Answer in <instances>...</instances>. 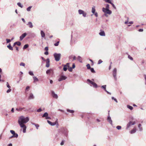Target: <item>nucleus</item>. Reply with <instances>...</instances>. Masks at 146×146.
Masks as SVG:
<instances>
[{
  "mask_svg": "<svg viewBox=\"0 0 146 146\" xmlns=\"http://www.w3.org/2000/svg\"><path fill=\"white\" fill-rule=\"evenodd\" d=\"M29 74L31 76H33L34 74L33 72L29 71Z\"/></svg>",
  "mask_w": 146,
  "mask_h": 146,
  "instance_id": "nucleus-39",
  "label": "nucleus"
},
{
  "mask_svg": "<svg viewBox=\"0 0 146 146\" xmlns=\"http://www.w3.org/2000/svg\"><path fill=\"white\" fill-rule=\"evenodd\" d=\"M106 5V8H105L106 9H110V5L108 4H105Z\"/></svg>",
  "mask_w": 146,
  "mask_h": 146,
  "instance_id": "nucleus-28",
  "label": "nucleus"
},
{
  "mask_svg": "<svg viewBox=\"0 0 146 146\" xmlns=\"http://www.w3.org/2000/svg\"><path fill=\"white\" fill-rule=\"evenodd\" d=\"M48 116V114L47 112L45 113L42 116V117H45V118Z\"/></svg>",
  "mask_w": 146,
  "mask_h": 146,
  "instance_id": "nucleus-26",
  "label": "nucleus"
},
{
  "mask_svg": "<svg viewBox=\"0 0 146 146\" xmlns=\"http://www.w3.org/2000/svg\"><path fill=\"white\" fill-rule=\"evenodd\" d=\"M86 66L87 67V68L88 69H90L91 68L89 64H88L86 65Z\"/></svg>",
  "mask_w": 146,
  "mask_h": 146,
  "instance_id": "nucleus-44",
  "label": "nucleus"
},
{
  "mask_svg": "<svg viewBox=\"0 0 146 146\" xmlns=\"http://www.w3.org/2000/svg\"><path fill=\"white\" fill-rule=\"evenodd\" d=\"M20 65L21 66H25V64L23 62H21L20 63Z\"/></svg>",
  "mask_w": 146,
  "mask_h": 146,
  "instance_id": "nucleus-46",
  "label": "nucleus"
},
{
  "mask_svg": "<svg viewBox=\"0 0 146 146\" xmlns=\"http://www.w3.org/2000/svg\"><path fill=\"white\" fill-rule=\"evenodd\" d=\"M33 77L34 80V82H35L38 81V79L36 77L34 76Z\"/></svg>",
  "mask_w": 146,
  "mask_h": 146,
  "instance_id": "nucleus-18",
  "label": "nucleus"
},
{
  "mask_svg": "<svg viewBox=\"0 0 146 146\" xmlns=\"http://www.w3.org/2000/svg\"><path fill=\"white\" fill-rule=\"evenodd\" d=\"M68 70L70 72H72V67H70L68 68Z\"/></svg>",
  "mask_w": 146,
  "mask_h": 146,
  "instance_id": "nucleus-50",
  "label": "nucleus"
},
{
  "mask_svg": "<svg viewBox=\"0 0 146 146\" xmlns=\"http://www.w3.org/2000/svg\"><path fill=\"white\" fill-rule=\"evenodd\" d=\"M91 72L93 73H95L96 72L94 70L93 68H91L90 69Z\"/></svg>",
  "mask_w": 146,
  "mask_h": 146,
  "instance_id": "nucleus-37",
  "label": "nucleus"
},
{
  "mask_svg": "<svg viewBox=\"0 0 146 146\" xmlns=\"http://www.w3.org/2000/svg\"><path fill=\"white\" fill-rule=\"evenodd\" d=\"M138 127L139 128L140 131H142V128L141 127V125L140 124L138 125Z\"/></svg>",
  "mask_w": 146,
  "mask_h": 146,
  "instance_id": "nucleus-32",
  "label": "nucleus"
},
{
  "mask_svg": "<svg viewBox=\"0 0 146 146\" xmlns=\"http://www.w3.org/2000/svg\"><path fill=\"white\" fill-rule=\"evenodd\" d=\"M127 107L129 109L131 110H132L133 108V107L132 106H131L129 105H127Z\"/></svg>",
  "mask_w": 146,
  "mask_h": 146,
  "instance_id": "nucleus-33",
  "label": "nucleus"
},
{
  "mask_svg": "<svg viewBox=\"0 0 146 146\" xmlns=\"http://www.w3.org/2000/svg\"><path fill=\"white\" fill-rule=\"evenodd\" d=\"M29 46V45L28 44H25L23 47V49H25L27 48Z\"/></svg>",
  "mask_w": 146,
  "mask_h": 146,
  "instance_id": "nucleus-36",
  "label": "nucleus"
},
{
  "mask_svg": "<svg viewBox=\"0 0 146 146\" xmlns=\"http://www.w3.org/2000/svg\"><path fill=\"white\" fill-rule=\"evenodd\" d=\"M93 14H94L96 17H98V13L96 12H95L94 13H93Z\"/></svg>",
  "mask_w": 146,
  "mask_h": 146,
  "instance_id": "nucleus-54",
  "label": "nucleus"
},
{
  "mask_svg": "<svg viewBox=\"0 0 146 146\" xmlns=\"http://www.w3.org/2000/svg\"><path fill=\"white\" fill-rule=\"evenodd\" d=\"M69 66H67V65H64V66L63 70L64 71H66L67 70V67H69Z\"/></svg>",
  "mask_w": 146,
  "mask_h": 146,
  "instance_id": "nucleus-25",
  "label": "nucleus"
},
{
  "mask_svg": "<svg viewBox=\"0 0 146 146\" xmlns=\"http://www.w3.org/2000/svg\"><path fill=\"white\" fill-rule=\"evenodd\" d=\"M10 131L12 134H15V131L13 130H11Z\"/></svg>",
  "mask_w": 146,
  "mask_h": 146,
  "instance_id": "nucleus-53",
  "label": "nucleus"
},
{
  "mask_svg": "<svg viewBox=\"0 0 146 146\" xmlns=\"http://www.w3.org/2000/svg\"><path fill=\"white\" fill-rule=\"evenodd\" d=\"M116 75H117V69L116 68H114L113 69V76L114 77L115 80H117Z\"/></svg>",
  "mask_w": 146,
  "mask_h": 146,
  "instance_id": "nucleus-7",
  "label": "nucleus"
},
{
  "mask_svg": "<svg viewBox=\"0 0 146 146\" xmlns=\"http://www.w3.org/2000/svg\"><path fill=\"white\" fill-rule=\"evenodd\" d=\"M62 129L63 130L62 133L66 136H67L68 135V130L67 129L64 128H62Z\"/></svg>",
  "mask_w": 146,
  "mask_h": 146,
  "instance_id": "nucleus-9",
  "label": "nucleus"
},
{
  "mask_svg": "<svg viewBox=\"0 0 146 146\" xmlns=\"http://www.w3.org/2000/svg\"><path fill=\"white\" fill-rule=\"evenodd\" d=\"M50 66V60L49 58H47L46 60V67L48 68Z\"/></svg>",
  "mask_w": 146,
  "mask_h": 146,
  "instance_id": "nucleus-15",
  "label": "nucleus"
},
{
  "mask_svg": "<svg viewBox=\"0 0 146 146\" xmlns=\"http://www.w3.org/2000/svg\"><path fill=\"white\" fill-rule=\"evenodd\" d=\"M52 97L56 99H57L58 98V96L57 94H55L53 91L52 92Z\"/></svg>",
  "mask_w": 146,
  "mask_h": 146,
  "instance_id": "nucleus-13",
  "label": "nucleus"
},
{
  "mask_svg": "<svg viewBox=\"0 0 146 146\" xmlns=\"http://www.w3.org/2000/svg\"><path fill=\"white\" fill-rule=\"evenodd\" d=\"M75 66L74 64H72V68L73 69V68H75Z\"/></svg>",
  "mask_w": 146,
  "mask_h": 146,
  "instance_id": "nucleus-59",
  "label": "nucleus"
},
{
  "mask_svg": "<svg viewBox=\"0 0 146 146\" xmlns=\"http://www.w3.org/2000/svg\"><path fill=\"white\" fill-rule=\"evenodd\" d=\"M144 76V78H145V81H146V82H145V84H146V75H145Z\"/></svg>",
  "mask_w": 146,
  "mask_h": 146,
  "instance_id": "nucleus-64",
  "label": "nucleus"
},
{
  "mask_svg": "<svg viewBox=\"0 0 146 146\" xmlns=\"http://www.w3.org/2000/svg\"><path fill=\"white\" fill-rule=\"evenodd\" d=\"M32 7V6H30L29 7H28L27 9V10L28 11H31V9Z\"/></svg>",
  "mask_w": 146,
  "mask_h": 146,
  "instance_id": "nucleus-38",
  "label": "nucleus"
},
{
  "mask_svg": "<svg viewBox=\"0 0 146 146\" xmlns=\"http://www.w3.org/2000/svg\"><path fill=\"white\" fill-rule=\"evenodd\" d=\"M143 31V29H140L139 30V32H142Z\"/></svg>",
  "mask_w": 146,
  "mask_h": 146,
  "instance_id": "nucleus-62",
  "label": "nucleus"
},
{
  "mask_svg": "<svg viewBox=\"0 0 146 146\" xmlns=\"http://www.w3.org/2000/svg\"><path fill=\"white\" fill-rule=\"evenodd\" d=\"M13 135L14 137L17 138L18 137V135L16 133H15V134H13Z\"/></svg>",
  "mask_w": 146,
  "mask_h": 146,
  "instance_id": "nucleus-41",
  "label": "nucleus"
},
{
  "mask_svg": "<svg viewBox=\"0 0 146 146\" xmlns=\"http://www.w3.org/2000/svg\"><path fill=\"white\" fill-rule=\"evenodd\" d=\"M15 44L17 45L18 46H19L21 45V43L19 41L15 42L14 43L13 45V46H15Z\"/></svg>",
  "mask_w": 146,
  "mask_h": 146,
  "instance_id": "nucleus-20",
  "label": "nucleus"
},
{
  "mask_svg": "<svg viewBox=\"0 0 146 146\" xmlns=\"http://www.w3.org/2000/svg\"><path fill=\"white\" fill-rule=\"evenodd\" d=\"M34 98V96L32 93H30L29 94L28 99L29 100L33 99Z\"/></svg>",
  "mask_w": 146,
  "mask_h": 146,
  "instance_id": "nucleus-14",
  "label": "nucleus"
},
{
  "mask_svg": "<svg viewBox=\"0 0 146 146\" xmlns=\"http://www.w3.org/2000/svg\"><path fill=\"white\" fill-rule=\"evenodd\" d=\"M26 33H25L23 34H22L21 36L20 37V40H22L23 38L25 37V36L27 35Z\"/></svg>",
  "mask_w": 146,
  "mask_h": 146,
  "instance_id": "nucleus-12",
  "label": "nucleus"
},
{
  "mask_svg": "<svg viewBox=\"0 0 146 146\" xmlns=\"http://www.w3.org/2000/svg\"><path fill=\"white\" fill-rule=\"evenodd\" d=\"M78 13L80 15H82V16L84 17H86L87 15V13L85 12L84 11L79 9L78 10Z\"/></svg>",
  "mask_w": 146,
  "mask_h": 146,
  "instance_id": "nucleus-5",
  "label": "nucleus"
},
{
  "mask_svg": "<svg viewBox=\"0 0 146 146\" xmlns=\"http://www.w3.org/2000/svg\"><path fill=\"white\" fill-rule=\"evenodd\" d=\"M27 25L30 28H32L33 27L32 23L31 22H29Z\"/></svg>",
  "mask_w": 146,
  "mask_h": 146,
  "instance_id": "nucleus-17",
  "label": "nucleus"
},
{
  "mask_svg": "<svg viewBox=\"0 0 146 146\" xmlns=\"http://www.w3.org/2000/svg\"><path fill=\"white\" fill-rule=\"evenodd\" d=\"M46 119H50V117H48V116H47V117H46Z\"/></svg>",
  "mask_w": 146,
  "mask_h": 146,
  "instance_id": "nucleus-63",
  "label": "nucleus"
},
{
  "mask_svg": "<svg viewBox=\"0 0 146 146\" xmlns=\"http://www.w3.org/2000/svg\"><path fill=\"white\" fill-rule=\"evenodd\" d=\"M103 61L101 60H99L98 61V64H100Z\"/></svg>",
  "mask_w": 146,
  "mask_h": 146,
  "instance_id": "nucleus-48",
  "label": "nucleus"
},
{
  "mask_svg": "<svg viewBox=\"0 0 146 146\" xmlns=\"http://www.w3.org/2000/svg\"><path fill=\"white\" fill-rule=\"evenodd\" d=\"M25 109V108H21L20 107L19 108H17L16 109V110L17 111H22L23 110H24Z\"/></svg>",
  "mask_w": 146,
  "mask_h": 146,
  "instance_id": "nucleus-21",
  "label": "nucleus"
},
{
  "mask_svg": "<svg viewBox=\"0 0 146 146\" xmlns=\"http://www.w3.org/2000/svg\"><path fill=\"white\" fill-rule=\"evenodd\" d=\"M106 85H103V86H101V88H103L105 91H106Z\"/></svg>",
  "mask_w": 146,
  "mask_h": 146,
  "instance_id": "nucleus-34",
  "label": "nucleus"
},
{
  "mask_svg": "<svg viewBox=\"0 0 146 146\" xmlns=\"http://www.w3.org/2000/svg\"><path fill=\"white\" fill-rule=\"evenodd\" d=\"M11 90L10 88H9L8 90L7 91V93H9L11 92Z\"/></svg>",
  "mask_w": 146,
  "mask_h": 146,
  "instance_id": "nucleus-56",
  "label": "nucleus"
},
{
  "mask_svg": "<svg viewBox=\"0 0 146 146\" xmlns=\"http://www.w3.org/2000/svg\"><path fill=\"white\" fill-rule=\"evenodd\" d=\"M110 111H108L109 113L108 114V116L107 118V120L108 121L109 123H110L111 125H112V121L111 120V117L110 116V114H109Z\"/></svg>",
  "mask_w": 146,
  "mask_h": 146,
  "instance_id": "nucleus-8",
  "label": "nucleus"
},
{
  "mask_svg": "<svg viewBox=\"0 0 146 146\" xmlns=\"http://www.w3.org/2000/svg\"><path fill=\"white\" fill-rule=\"evenodd\" d=\"M7 87H8L9 88H11V86H9V84L8 82H7Z\"/></svg>",
  "mask_w": 146,
  "mask_h": 146,
  "instance_id": "nucleus-47",
  "label": "nucleus"
},
{
  "mask_svg": "<svg viewBox=\"0 0 146 146\" xmlns=\"http://www.w3.org/2000/svg\"><path fill=\"white\" fill-rule=\"evenodd\" d=\"M6 40L7 43H8L11 41V40H10L8 39H6Z\"/></svg>",
  "mask_w": 146,
  "mask_h": 146,
  "instance_id": "nucleus-55",
  "label": "nucleus"
},
{
  "mask_svg": "<svg viewBox=\"0 0 146 146\" xmlns=\"http://www.w3.org/2000/svg\"><path fill=\"white\" fill-rule=\"evenodd\" d=\"M99 34L101 36H105V34L104 32L103 31H100V32L99 33Z\"/></svg>",
  "mask_w": 146,
  "mask_h": 146,
  "instance_id": "nucleus-16",
  "label": "nucleus"
},
{
  "mask_svg": "<svg viewBox=\"0 0 146 146\" xmlns=\"http://www.w3.org/2000/svg\"><path fill=\"white\" fill-rule=\"evenodd\" d=\"M31 123L32 125H35V127H36V128L37 129H38V127H39V126L38 124H35V123H33V122H31Z\"/></svg>",
  "mask_w": 146,
  "mask_h": 146,
  "instance_id": "nucleus-23",
  "label": "nucleus"
},
{
  "mask_svg": "<svg viewBox=\"0 0 146 146\" xmlns=\"http://www.w3.org/2000/svg\"><path fill=\"white\" fill-rule=\"evenodd\" d=\"M136 128H134L130 132V133L131 134H133V133H134L136 132Z\"/></svg>",
  "mask_w": 146,
  "mask_h": 146,
  "instance_id": "nucleus-27",
  "label": "nucleus"
},
{
  "mask_svg": "<svg viewBox=\"0 0 146 146\" xmlns=\"http://www.w3.org/2000/svg\"><path fill=\"white\" fill-rule=\"evenodd\" d=\"M47 121L48 123L51 125L54 126L56 125V122H57V120H56L55 122H52L48 120Z\"/></svg>",
  "mask_w": 146,
  "mask_h": 146,
  "instance_id": "nucleus-11",
  "label": "nucleus"
},
{
  "mask_svg": "<svg viewBox=\"0 0 146 146\" xmlns=\"http://www.w3.org/2000/svg\"><path fill=\"white\" fill-rule=\"evenodd\" d=\"M135 123V121L132 122L130 121L127 124L126 129H128L131 125H134Z\"/></svg>",
  "mask_w": 146,
  "mask_h": 146,
  "instance_id": "nucleus-6",
  "label": "nucleus"
},
{
  "mask_svg": "<svg viewBox=\"0 0 146 146\" xmlns=\"http://www.w3.org/2000/svg\"><path fill=\"white\" fill-rule=\"evenodd\" d=\"M42 111V110L41 108H39V109H38L36 111L38 112H40L41 111Z\"/></svg>",
  "mask_w": 146,
  "mask_h": 146,
  "instance_id": "nucleus-57",
  "label": "nucleus"
},
{
  "mask_svg": "<svg viewBox=\"0 0 146 146\" xmlns=\"http://www.w3.org/2000/svg\"><path fill=\"white\" fill-rule=\"evenodd\" d=\"M52 71V70L51 69L48 70L46 71V73L47 74H50Z\"/></svg>",
  "mask_w": 146,
  "mask_h": 146,
  "instance_id": "nucleus-30",
  "label": "nucleus"
},
{
  "mask_svg": "<svg viewBox=\"0 0 146 146\" xmlns=\"http://www.w3.org/2000/svg\"><path fill=\"white\" fill-rule=\"evenodd\" d=\"M64 144V141H62L60 143V145H63Z\"/></svg>",
  "mask_w": 146,
  "mask_h": 146,
  "instance_id": "nucleus-61",
  "label": "nucleus"
},
{
  "mask_svg": "<svg viewBox=\"0 0 146 146\" xmlns=\"http://www.w3.org/2000/svg\"><path fill=\"white\" fill-rule=\"evenodd\" d=\"M67 77L63 75L61 76L59 79H58V81L60 82L62 80H65L67 78Z\"/></svg>",
  "mask_w": 146,
  "mask_h": 146,
  "instance_id": "nucleus-10",
  "label": "nucleus"
},
{
  "mask_svg": "<svg viewBox=\"0 0 146 146\" xmlns=\"http://www.w3.org/2000/svg\"><path fill=\"white\" fill-rule=\"evenodd\" d=\"M102 11L104 13V15L106 17H108L107 14L110 15L112 13V11L109 9H106L105 8L103 7L102 9Z\"/></svg>",
  "mask_w": 146,
  "mask_h": 146,
  "instance_id": "nucleus-2",
  "label": "nucleus"
},
{
  "mask_svg": "<svg viewBox=\"0 0 146 146\" xmlns=\"http://www.w3.org/2000/svg\"><path fill=\"white\" fill-rule=\"evenodd\" d=\"M7 47L10 50H13V47L11 46L10 44H9L7 46Z\"/></svg>",
  "mask_w": 146,
  "mask_h": 146,
  "instance_id": "nucleus-24",
  "label": "nucleus"
},
{
  "mask_svg": "<svg viewBox=\"0 0 146 146\" xmlns=\"http://www.w3.org/2000/svg\"><path fill=\"white\" fill-rule=\"evenodd\" d=\"M48 47H46L44 48V50L46 51H47L48 50Z\"/></svg>",
  "mask_w": 146,
  "mask_h": 146,
  "instance_id": "nucleus-58",
  "label": "nucleus"
},
{
  "mask_svg": "<svg viewBox=\"0 0 146 146\" xmlns=\"http://www.w3.org/2000/svg\"><path fill=\"white\" fill-rule=\"evenodd\" d=\"M128 58L130 60H133V58H132V57H131V56H130V55H128Z\"/></svg>",
  "mask_w": 146,
  "mask_h": 146,
  "instance_id": "nucleus-49",
  "label": "nucleus"
},
{
  "mask_svg": "<svg viewBox=\"0 0 146 146\" xmlns=\"http://www.w3.org/2000/svg\"><path fill=\"white\" fill-rule=\"evenodd\" d=\"M59 42V41L57 42L56 43L54 44V45L56 46H58V45Z\"/></svg>",
  "mask_w": 146,
  "mask_h": 146,
  "instance_id": "nucleus-51",
  "label": "nucleus"
},
{
  "mask_svg": "<svg viewBox=\"0 0 146 146\" xmlns=\"http://www.w3.org/2000/svg\"><path fill=\"white\" fill-rule=\"evenodd\" d=\"M29 118L28 117H25L23 116H20L19 118L18 122L21 127L23 128V132L24 133L26 132L27 128L25 124L27 123L29 121Z\"/></svg>",
  "mask_w": 146,
  "mask_h": 146,
  "instance_id": "nucleus-1",
  "label": "nucleus"
},
{
  "mask_svg": "<svg viewBox=\"0 0 146 146\" xmlns=\"http://www.w3.org/2000/svg\"><path fill=\"white\" fill-rule=\"evenodd\" d=\"M95 6H93L92 8V13L93 14L95 12Z\"/></svg>",
  "mask_w": 146,
  "mask_h": 146,
  "instance_id": "nucleus-19",
  "label": "nucleus"
},
{
  "mask_svg": "<svg viewBox=\"0 0 146 146\" xmlns=\"http://www.w3.org/2000/svg\"><path fill=\"white\" fill-rule=\"evenodd\" d=\"M111 4L112 6L113 7L116 9V7H115V5H114L113 3H112L111 2V3H110Z\"/></svg>",
  "mask_w": 146,
  "mask_h": 146,
  "instance_id": "nucleus-45",
  "label": "nucleus"
},
{
  "mask_svg": "<svg viewBox=\"0 0 146 146\" xmlns=\"http://www.w3.org/2000/svg\"><path fill=\"white\" fill-rule=\"evenodd\" d=\"M40 34L42 37L44 38L45 37V34L42 31H41Z\"/></svg>",
  "mask_w": 146,
  "mask_h": 146,
  "instance_id": "nucleus-22",
  "label": "nucleus"
},
{
  "mask_svg": "<svg viewBox=\"0 0 146 146\" xmlns=\"http://www.w3.org/2000/svg\"><path fill=\"white\" fill-rule=\"evenodd\" d=\"M30 88V87L29 86H27L25 89V92H27L29 91V89Z\"/></svg>",
  "mask_w": 146,
  "mask_h": 146,
  "instance_id": "nucleus-40",
  "label": "nucleus"
},
{
  "mask_svg": "<svg viewBox=\"0 0 146 146\" xmlns=\"http://www.w3.org/2000/svg\"><path fill=\"white\" fill-rule=\"evenodd\" d=\"M61 54L60 53H55L54 54V56L55 58V60L56 61H59L60 59Z\"/></svg>",
  "mask_w": 146,
  "mask_h": 146,
  "instance_id": "nucleus-3",
  "label": "nucleus"
},
{
  "mask_svg": "<svg viewBox=\"0 0 146 146\" xmlns=\"http://www.w3.org/2000/svg\"><path fill=\"white\" fill-rule=\"evenodd\" d=\"M121 127L120 126L118 125L116 127V128L117 129L119 130L121 129Z\"/></svg>",
  "mask_w": 146,
  "mask_h": 146,
  "instance_id": "nucleus-43",
  "label": "nucleus"
},
{
  "mask_svg": "<svg viewBox=\"0 0 146 146\" xmlns=\"http://www.w3.org/2000/svg\"><path fill=\"white\" fill-rule=\"evenodd\" d=\"M17 5L19 7H20L21 8H23V5L20 2L18 3Z\"/></svg>",
  "mask_w": 146,
  "mask_h": 146,
  "instance_id": "nucleus-31",
  "label": "nucleus"
},
{
  "mask_svg": "<svg viewBox=\"0 0 146 146\" xmlns=\"http://www.w3.org/2000/svg\"><path fill=\"white\" fill-rule=\"evenodd\" d=\"M77 59L80 62H82V58L81 57L78 56V57Z\"/></svg>",
  "mask_w": 146,
  "mask_h": 146,
  "instance_id": "nucleus-29",
  "label": "nucleus"
},
{
  "mask_svg": "<svg viewBox=\"0 0 146 146\" xmlns=\"http://www.w3.org/2000/svg\"><path fill=\"white\" fill-rule=\"evenodd\" d=\"M104 1H105L106 3H110L111 2L110 0H103Z\"/></svg>",
  "mask_w": 146,
  "mask_h": 146,
  "instance_id": "nucleus-42",
  "label": "nucleus"
},
{
  "mask_svg": "<svg viewBox=\"0 0 146 146\" xmlns=\"http://www.w3.org/2000/svg\"><path fill=\"white\" fill-rule=\"evenodd\" d=\"M67 111L68 112H70L72 113H74V111L73 110H70L68 109L67 110Z\"/></svg>",
  "mask_w": 146,
  "mask_h": 146,
  "instance_id": "nucleus-35",
  "label": "nucleus"
},
{
  "mask_svg": "<svg viewBox=\"0 0 146 146\" xmlns=\"http://www.w3.org/2000/svg\"><path fill=\"white\" fill-rule=\"evenodd\" d=\"M87 81L89 82L88 84H92L93 85L94 87L95 88H97L98 87L97 85L93 81L90 80V79H87Z\"/></svg>",
  "mask_w": 146,
  "mask_h": 146,
  "instance_id": "nucleus-4",
  "label": "nucleus"
},
{
  "mask_svg": "<svg viewBox=\"0 0 146 146\" xmlns=\"http://www.w3.org/2000/svg\"><path fill=\"white\" fill-rule=\"evenodd\" d=\"M48 54V52L47 51H46L44 52V54L46 55H47Z\"/></svg>",
  "mask_w": 146,
  "mask_h": 146,
  "instance_id": "nucleus-60",
  "label": "nucleus"
},
{
  "mask_svg": "<svg viewBox=\"0 0 146 146\" xmlns=\"http://www.w3.org/2000/svg\"><path fill=\"white\" fill-rule=\"evenodd\" d=\"M112 100H114V101H115V102H116L117 103V99H115V98H114V97H112Z\"/></svg>",
  "mask_w": 146,
  "mask_h": 146,
  "instance_id": "nucleus-52",
  "label": "nucleus"
}]
</instances>
